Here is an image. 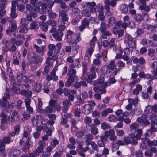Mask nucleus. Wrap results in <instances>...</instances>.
Here are the masks:
<instances>
[{
    "mask_svg": "<svg viewBox=\"0 0 157 157\" xmlns=\"http://www.w3.org/2000/svg\"><path fill=\"white\" fill-rule=\"evenodd\" d=\"M44 150V148L42 147L38 146L36 150L34 151V152L36 156H39L41 153H42Z\"/></svg>",
    "mask_w": 157,
    "mask_h": 157,
    "instance_id": "42",
    "label": "nucleus"
},
{
    "mask_svg": "<svg viewBox=\"0 0 157 157\" xmlns=\"http://www.w3.org/2000/svg\"><path fill=\"white\" fill-rule=\"evenodd\" d=\"M42 2L41 1H39L36 3V4L34 6V10L36 12H38L40 11V6L41 5L42 6Z\"/></svg>",
    "mask_w": 157,
    "mask_h": 157,
    "instance_id": "38",
    "label": "nucleus"
},
{
    "mask_svg": "<svg viewBox=\"0 0 157 157\" xmlns=\"http://www.w3.org/2000/svg\"><path fill=\"white\" fill-rule=\"evenodd\" d=\"M97 58L94 59L93 61V65H95V66H98L101 64V61L100 59V56L99 54H98Z\"/></svg>",
    "mask_w": 157,
    "mask_h": 157,
    "instance_id": "37",
    "label": "nucleus"
},
{
    "mask_svg": "<svg viewBox=\"0 0 157 157\" xmlns=\"http://www.w3.org/2000/svg\"><path fill=\"white\" fill-rule=\"evenodd\" d=\"M30 29H38L39 28V26L36 21H34L30 24Z\"/></svg>",
    "mask_w": 157,
    "mask_h": 157,
    "instance_id": "47",
    "label": "nucleus"
},
{
    "mask_svg": "<svg viewBox=\"0 0 157 157\" xmlns=\"http://www.w3.org/2000/svg\"><path fill=\"white\" fill-rule=\"evenodd\" d=\"M144 29L151 32H153L157 28V23L155 22L152 25L146 24L144 25Z\"/></svg>",
    "mask_w": 157,
    "mask_h": 157,
    "instance_id": "14",
    "label": "nucleus"
},
{
    "mask_svg": "<svg viewBox=\"0 0 157 157\" xmlns=\"http://www.w3.org/2000/svg\"><path fill=\"white\" fill-rule=\"evenodd\" d=\"M74 64H71L69 66V67L77 68H78L81 67L79 59H75L74 61Z\"/></svg>",
    "mask_w": 157,
    "mask_h": 157,
    "instance_id": "27",
    "label": "nucleus"
},
{
    "mask_svg": "<svg viewBox=\"0 0 157 157\" xmlns=\"http://www.w3.org/2000/svg\"><path fill=\"white\" fill-rule=\"evenodd\" d=\"M63 35V33L60 30H57L56 32L52 34L53 37L59 41L62 40V38Z\"/></svg>",
    "mask_w": 157,
    "mask_h": 157,
    "instance_id": "15",
    "label": "nucleus"
},
{
    "mask_svg": "<svg viewBox=\"0 0 157 157\" xmlns=\"http://www.w3.org/2000/svg\"><path fill=\"white\" fill-rule=\"evenodd\" d=\"M139 125L136 123H133L130 126V128L132 131L136 132V129L138 127Z\"/></svg>",
    "mask_w": 157,
    "mask_h": 157,
    "instance_id": "54",
    "label": "nucleus"
},
{
    "mask_svg": "<svg viewBox=\"0 0 157 157\" xmlns=\"http://www.w3.org/2000/svg\"><path fill=\"white\" fill-rule=\"evenodd\" d=\"M24 86L25 87V90L21 91V94L27 97H30L31 96L32 93L29 90L30 89V86L28 83H25Z\"/></svg>",
    "mask_w": 157,
    "mask_h": 157,
    "instance_id": "11",
    "label": "nucleus"
},
{
    "mask_svg": "<svg viewBox=\"0 0 157 157\" xmlns=\"http://www.w3.org/2000/svg\"><path fill=\"white\" fill-rule=\"evenodd\" d=\"M81 112L80 111H75L74 113V115L75 117H77L78 121H81L82 119V117L81 116Z\"/></svg>",
    "mask_w": 157,
    "mask_h": 157,
    "instance_id": "58",
    "label": "nucleus"
},
{
    "mask_svg": "<svg viewBox=\"0 0 157 157\" xmlns=\"http://www.w3.org/2000/svg\"><path fill=\"white\" fill-rule=\"evenodd\" d=\"M2 43L5 45V46L3 48V51L5 52L10 51L9 46L10 45V42L9 40L7 39H4L2 42Z\"/></svg>",
    "mask_w": 157,
    "mask_h": 157,
    "instance_id": "19",
    "label": "nucleus"
},
{
    "mask_svg": "<svg viewBox=\"0 0 157 157\" xmlns=\"http://www.w3.org/2000/svg\"><path fill=\"white\" fill-rule=\"evenodd\" d=\"M8 74H9V77L11 80H12V82H13L12 81H14L15 78L13 77V72L10 67H7L6 69Z\"/></svg>",
    "mask_w": 157,
    "mask_h": 157,
    "instance_id": "43",
    "label": "nucleus"
},
{
    "mask_svg": "<svg viewBox=\"0 0 157 157\" xmlns=\"http://www.w3.org/2000/svg\"><path fill=\"white\" fill-rule=\"evenodd\" d=\"M88 126L90 127L91 134L95 135L98 133V130L95 124H93L90 125H88Z\"/></svg>",
    "mask_w": 157,
    "mask_h": 157,
    "instance_id": "28",
    "label": "nucleus"
},
{
    "mask_svg": "<svg viewBox=\"0 0 157 157\" xmlns=\"http://www.w3.org/2000/svg\"><path fill=\"white\" fill-rule=\"evenodd\" d=\"M41 85L39 83H38L34 86L33 87V90L35 92H39L41 90Z\"/></svg>",
    "mask_w": 157,
    "mask_h": 157,
    "instance_id": "44",
    "label": "nucleus"
},
{
    "mask_svg": "<svg viewBox=\"0 0 157 157\" xmlns=\"http://www.w3.org/2000/svg\"><path fill=\"white\" fill-rule=\"evenodd\" d=\"M19 120V116L18 113L16 111H13L12 114L10 115L8 117L9 124L12 122L17 121Z\"/></svg>",
    "mask_w": 157,
    "mask_h": 157,
    "instance_id": "7",
    "label": "nucleus"
},
{
    "mask_svg": "<svg viewBox=\"0 0 157 157\" xmlns=\"http://www.w3.org/2000/svg\"><path fill=\"white\" fill-rule=\"evenodd\" d=\"M142 87L141 85L140 84L137 85L136 86V88L133 91V94L137 95L142 90Z\"/></svg>",
    "mask_w": 157,
    "mask_h": 157,
    "instance_id": "26",
    "label": "nucleus"
},
{
    "mask_svg": "<svg viewBox=\"0 0 157 157\" xmlns=\"http://www.w3.org/2000/svg\"><path fill=\"white\" fill-rule=\"evenodd\" d=\"M76 98L77 100V101H76V104L78 103L80 105V104H82L84 103V100L82 99L79 95H77L76 97Z\"/></svg>",
    "mask_w": 157,
    "mask_h": 157,
    "instance_id": "55",
    "label": "nucleus"
},
{
    "mask_svg": "<svg viewBox=\"0 0 157 157\" xmlns=\"http://www.w3.org/2000/svg\"><path fill=\"white\" fill-rule=\"evenodd\" d=\"M74 34L73 32L71 30H69L67 31L66 38L68 39L69 40L71 39L72 38V35Z\"/></svg>",
    "mask_w": 157,
    "mask_h": 157,
    "instance_id": "63",
    "label": "nucleus"
},
{
    "mask_svg": "<svg viewBox=\"0 0 157 157\" xmlns=\"http://www.w3.org/2000/svg\"><path fill=\"white\" fill-rule=\"evenodd\" d=\"M118 0H106V3L108 4H111V6L112 7H115L116 5L117 2Z\"/></svg>",
    "mask_w": 157,
    "mask_h": 157,
    "instance_id": "57",
    "label": "nucleus"
},
{
    "mask_svg": "<svg viewBox=\"0 0 157 157\" xmlns=\"http://www.w3.org/2000/svg\"><path fill=\"white\" fill-rule=\"evenodd\" d=\"M108 121L110 122H116L118 120V118L115 115L113 114H111L109 115L107 117Z\"/></svg>",
    "mask_w": 157,
    "mask_h": 157,
    "instance_id": "34",
    "label": "nucleus"
},
{
    "mask_svg": "<svg viewBox=\"0 0 157 157\" xmlns=\"http://www.w3.org/2000/svg\"><path fill=\"white\" fill-rule=\"evenodd\" d=\"M82 111L83 113L88 115L91 113L92 108L88 105L86 104L82 107Z\"/></svg>",
    "mask_w": 157,
    "mask_h": 157,
    "instance_id": "17",
    "label": "nucleus"
},
{
    "mask_svg": "<svg viewBox=\"0 0 157 157\" xmlns=\"http://www.w3.org/2000/svg\"><path fill=\"white\" fill-rule=\"evenodd\" d=\"M26 8V10L25 12L26 14H31L33 18H34L37 17V15L36 13L35 12L34 9H33V7L30 4H27Z\"/></svg>",
    "mask_w": 157,
    "mask_h": 157,
    "instance_id": "9",
    "label": "nucleus"
},
{
    "mask_svg": "<svg viewBox=\"0 0 157 157\" xmlns=\"http://www.w3.org/2000/svg\"><path fill=\"white\" fill-rule=\"evenodd\" d=\"M48 48L49 51L48 52L47 55L49 56H52L53 55V54H54L53 51L54 50H55V52L56 51L57 52V51L56 48V46L53 44H50L48 47Z\"/></svg>",
    "mask_w": 157,
    "mask_h": 157,
    "instance_id": "23",
    "label": "nucleus"
},
{
    "mask_svg": "<svg viewBox=\"0 0 157 157\" xmlns=\"http://www.w3.org/2000/svg\"><path fill=\"white\" fill-rule=\"evenodd\" d=\"M34 48L36 49V52L38 54L37 56H41L43 55L44 52L46 51V46H42L40 47L36 44H34Z\"/></svg>",
    "mask_w": 157,
    "mask_h": 157,
    "instance_id": "12",
    "label": "nucleus"
},
{
    "mask_svg": "<svg viewBox=\"0 0 157 157\" xmlns=\"http://www.w3.org/2000/svg\"><path fill=\"white\" fill-rule=\"evenodd\" d=\"M54 4L53 1L52 0L47 3H43L41 7L42 11L40 12V13L41 14L44 13L46 12V10L47 8L49 10V9L51 10Z\"/></svg>",
    "mask_w": 157,
    "mask_h": 157,
    "instance_id": "8",
    "label": "nucleus"
},
{
    "mask_svg": "<svg viewBox=\"0 0 157 157\" xmlns=\"http://www.w3.org/2000/svg\"><path fill=\"white\" fill-rule=\"evenodd\" d=\"M53 129V128L51 127V128L49 129L48 127L46 126H43L42 128V130L46 132V134L48 136H50L52 132V130Z\"/></svg>",
    "mask_w": 157,
    "mask_h": 157,
    "instance_id": "40",
    "label": "nucleus"
},
{
    "mask_svg": "<svg viewBox=\"0 0 157 157\" xmlns=\"http://www.w3.org/2000/svg\"><path fill=\"white\" fill-rule=\"evenodd\" d=\"M70 68L67 75L69 77H72L75 79V78H77V76L75 75L76 73V71L73 69L74 68L70 67Z\"/></svg>",
    "mask_w": 157,
    "mask_h": 157,
    "instance_id": "24",
    "label": "nucleus"
},
{
    "mask_svg": "<svg viewBox=\"0 0 157 157\" xmlns=\"http://www.w3.org/2000/svg\"><path fill=\"white\" fill-rule=\"evenodd\" d=\"M137 121L140 124L147 126L149 124V122L147 118L146 115L143 114L137 119Z\"/></svg>",
    "mask_w": 157,
    "mask_h": 157,
    "instance_id": "13",
    "label": "nucleus"
},
{
    "mask_svg": "<svg viewBox=\"0 0 157 157\" xmlns=\"http://www.w3.org/2000/svg\"><path fill=\"white\" fill-rule=\"evenodd\" d=\"M16 9L13 8H11V13L10 16L13 18H16L17 16V14L16 13Z\"/></svg>",
    "mask_w": 157,
    "mask_h": 157,
    "instance_id": "62",
    "label": "nucleus"
},
{
    "mask_svg": "<svg viewBox=\"0 0 157 157\" xmlns=\"http://www.w3.org/2000/svg\"><path fill=\"white\" fill-rule=\"evenodd\" d=\"M47 23L48 25L52 27H55L57 25L56 21L53 20H51L47 21Z\"/></svg>",
    "mask_w": 157,
    "mask_h": 157,
    "instance_id": "60",
    "label": "nucleus"
},
{
    "mask_svg": "<svg viewBox=\"0 0 157 157\" xmlns=\"http://www.w3.org/2000/svg\"><path fill=\"white\" fill-rule=\"evenodd\" d=\"M116 67L115 64V62L113 60H112L109 64L107 66V67L110 70H113Z\"/></svg>",
    "mask_w": 157,
    "mask_h": 157,
    "instance_id": "56",
    "label": "nucleus"
},
{
    "mask_svg": "<svg viewBox=\"0 0 157 157\" xmlns=\"http://www.w3.org/2000/svg\"><path fill=\"white\" fill-rule=\"evenodd\" d=\"M124 43L128 45V46L133 49L136 48V43L134 40V38L129 34L126 33L124 35Z\"/></svg>",
    "mask_w": 157,
    "mask_h": 157,
    "instance_id": "2",
    "label": "nucleus"
},
{
    "mask_svg": "<svg viewBox=\"0 0 157 157\" xmlns=\"http://www.w3.org/2000/svg\"><path fill=\"white\" fill-rule=\"evenodd\" d=\"M58 77L56 75L55 72L51 71L50 75H48L46 77V80L48 81L51 80L56 81L58 79Z\"/></svg>",
    "mask_w": 157,
    "mask_h": 157,
    "instance_id": "20",
    "label": "nucleus"
},
{
    "mask_svg": "<svg viewBox=\"0 0 157 157\" xmlns=\"http://www.w3.org/2000/svg\"><path fill=\"white\" fill-rule=\"evenodd\" d=\"M20 153L19 150L15 149L12 150L10 151L9 155L10 157H14L17 156Z\"/></svg>",
    "mask_w": 157,
    "mask_h": 157,
    "instance_id": "39",
    "label": "nucleus"
},
{
    "mask_svg": "<svg viewBox=\"0 0 157 157\" xmlns=\"http://www.w3.org/2000/svg\"><path fill=\"white\" fill-rule=\"evenodd\" d=\"M105 88L106 87H105V86H102L101 85V89L100 87L97 86L94 87L93 90L95 92H99L101 94H102L105 92Z\"/></svg>",
    "mask_w": 157,
    "mask_h": 157,
    "instance_id": "25",
    "label": "nucleus"
},
{
    "mask_svg": "<svg viewBox=\"0 0 157 157\" xmlns=\"http://www.w3.org/2000/svg\"><path fill=\"white\" fill-rule=\"evenodd\" d=\"M27 25H21L20 26V31L24 33H26L28 31Z\"/></svg>",
    "mask_w": 157,
    "mask_h": 157,
    "instance_id": "61",
    "label": "nucleus"
},
{
    "mask_svg": "<svg viewBox=\"0 0 157 157\" xmlns=\"http://www.w3.org/2000/svg\"><path fill=\"white\" fill-rule=\"evenodd\" d=\"M85 4L89 9L86 8L82 10L81 14L83 17H89L91 14H94L97 12L95 7L96 4L94 2H86Z\"/></svg>",
    "mask_w": 157,
    "mask_h": 157,
    "instance_id": "1",
    "label": "nucleus"
},
{
    "mask_svg": "<svg viewBox=\"0 0 157 157\" xmlns=\"http://www.w3.org/2000/svg\"><path fill=\"white\" fill-rule=\"evenodd\" d=\"M6 155V152L5 150L4 144H1L0 143V156L2 157H4Z\"/></svg>",
    "mask_w": 157,
    "mask_h": 157,
    "instance_id": "32",
    "label": "nucleus"
},
{
    "mask_svg": "<svg viewBox=\"0 0 157 157\" xmlns=\"http://www.w3.org/2000/svg\"><path fill=\"white\" fill-rule=\"evenodd\" d=\"M59 15L60 19H58V23H63V24L68 26L70 24V22H68L69 17L67 13L63 11H60L59 13Z\"/></svg>",
    "mask_w": 157,
    "mask_h": 157,
    "instance_id": "3",
    "label": "nucleus"
},
{
    "mask_svg": "<svg viewBox=\"0 0 157 157\" xmlns=\"http://www.w3.org/2000/svg\"><path fill=\"white\" fill-rule=\"evenodd\" d=\"M53 111L54 110L52 106L49 104V105L46 108L45 111L43 110V112L40 111V112L41 113H44L45 112L47 113H52Z\"/></svg>",
    "mask_w": 157,
    "mask_h": 157,
    "instance_id": "51",
    "label": "nucleus"
},
{
    "mask_svg": "<svg viewBox=\"0 0 157 157\" xmlns=\"http://www.w3.org/2000/svg\"><path fill=\"white\" fill-rule=\"evenodd\" d=\"M87 133V131L85 128L80 130L78 131L76 133L75 135L78 139H81L85 136Z\"/></svg>",
    "mask_w": 157,
    "mask_h": 157,
    "instance_id": "18",
    "label": "nucleus"
},
{
    "mask_svg": "<svg viewBox=\"0 0 157 157\" xmlns=\"http://www.w3.org/2000/svg\"><path fill=\"white\" fill-rule=\"evenodd\" d=\"M109 82H105L102 85V86H105V87H106L107 86H109L111 84L115 83L116 82V80L114 78L111 77L109 78Z\"/></svg>",
    "mask_w": 157,
    "mask_h": 157,
    "instance_id": "30",
    "label": "nucleus"
},
{
    "mask_svg": "<svg viewBox=\"0 0 157 157\" xmlns=\"http://www.w3.org/2000/svg\"><path fill=\"white\" fill-rule=\"evenodd\" d=\"M10 91L9 89L7 88L6 90V93L3 98V100L4 101H6L7 99L10 98V95L9 94Z\"/></svg>",
    "mask_w": 157,
    "mask_h": 157,
    "instance_id": "53",
    "label": "nucleus"
},
{
    "mask_svg": "<svg viewBox=\"0 0 157 157\" xmlns=\"http://www.w3.org/2000/svg\"><path fill=\"white\" fill-rule=\"evenodd\" d=\"M111 150L112 152H113L119 148V145L117 142L113 141L111 143Z\"/></svg>",
    "mask_w": 157,
    "mask_h": 157,
    "instance_id": "36",
    "label": "nucleus"
},
{
    "mask_svg": "<svg viewBox=\"0 0 157 157\" xmlns=\"http://www.w3.org/2000/svg\"><path fill=\"white\" fill-rule=\"evenodd\" d=\"M148 55L151 57L150 60H154L155 59L154 56L155 54V50L153 49H150L148 50Z\"/></svg>",
    "mask_w": 157,
    "mask_h": 157,
    "instance_id": "41",
    "label": "nucleus"
},
{
    "mask_svg": "<svg viewBox=\"0 0 157 157\" xmlns=\"http://www.w3.org/2000/svg\"><path fill=\"white\" fill-rule=\"evenodd\" d=\"M97 39L96 36H93L91 40L90 44V47H92L93 48L95 45V42L96 41Z\"/></svg>",
    "mask_w": 157,
    "mask_h": 157,
    "instance_id": "64",
    "label": "nucleus"
},
{
    "mask_svg": "<svg viewBox=\"0 0 157 157\" xmlns=\"http://www.w3.org/2000/svg\"><path fill=\"white\" fill-rule=\"evenodd\" d=\"M142 151L139 150L138 151H136L134 154H132L130 157H142Z\"/></svg>",
    "mask_w": 157,
    "mask_h": 157,
    "instance_id": "49",
    "label": "nucleus"
},
{
    "mask_svg": "<svg viewBox=\"0 0 157 157\" xmlns=\"http://www.w3.org/2000/svg\"><path fill=\"white\" fill-rule=\"evenodd\" d=\"M42 118V115H35L31 119L33 125L36 127L38 125V121Z\"/></svg>",
    "mask_w": 157,
    "mask_h": 157,
    "instance_id": "16",
    "label": "nucleus"
},
{
    "mask_svg": "<svg viewBox=\"0 0 157 157\" xmlns=\"http://www.w3.org/2000/svg\"><path fill=\"white\" fill-rule=\"evenodd\" d=\"M12 141V140L9 137H5L3 140H0V143L1 144H2L3 143L4 144L5 147L6 143H10Z\"/></svg>",
    "mask_w": 157,
    "mask_h": 157,
    "instance_id": "35",
    "label": "nucleus"
},
{
    "mask_svg": "<svg viewBox=\"0 0 157 157\" xmlns=\"http://www.w3.org/2000/svg\"><path fill=\"white\" fill-rule=\"evenodd\" d=\"M98 71V69L97 68L94 66L92 65L90 71L87 74V75L88 78L90 80L95 78L96 76V72H97Z\"/></svg>",
    "mask_w": 157,
    "mask_h": 157,
    "instance_id": "4",
    "label": "nucleus"
},
{
    "mask_svg": "<svg viewBox=\"0 0 157 157\" xmlns=\"http://www.w3.org/2000/svg\"><path fill=\"white\" fill-rule=\"evenodd\" d=\"M89 24L88 18L85 17L83 18L81 21V25L78 28L79 31L82 32L85 28H88Z\"/></svg>",
    "mask_w": 157,
    "mask_h": 157,
    "instance_id": "6",
    "label": "nucleus"
},
{
    "mask_svg": "<svg viewBox=\"0 0 157 157\" xmlns=\"http://www.w3.org/2000/svg\"><path fill=\"white\" fill-rule=\"evenodd\" d=\"M23 75L20 73L17 74V80L18 85H20L23 79Z\"/></svg>",
    "mask_w": 157,
    "mask_h": 157,
    "instance_id": "52",
    "label": "nucleus"
},
{
    "mask_svg": "<svg viewBox=\"0 0 157 157\" xmlns=\"http://www.w3.org/2000/svg\"><path fill=\"white\" fill-rule=\"evenodd\" d=\"M133 71L134 72L131 74V77L132 79H135L138 76V74L136 72L138 71V69L136 67H135L133 69Z\"/></svg>",
    "mask_w": 157,
    "mask_h": 157,
    "instance_id": "59",
    "label": "nucleus"
},
{
    "mask_svg": "<svg viewBox=\"0 0 157 157\" xmlns=\"http://www.w3.org/2000/svg\"><path fill=\"white\" fill-rule=\"evenodd\" d=\"M75 79L72 77H68L65 83V86L67 87H69L71 84L75 82Z\"/></svg>",
    "mask_w": 157,
    "mask_h": 157,
    "instance_id": "33",
    "label": "nucleus"
},
{
    "mask_svg": "<svg viewBox=\"0 0 157 157\" xmlns=\"http://www.w3.org/2000/svg\"><path fill=\"white\" fill-rule=\"evenodd\" d=\"M128 101L130 104L136 105L138 101V97H136L135 99L132 98H129L128 99Z\"/></svg>",
    "mask_w": 157,
    "mask_h": 157,
    "instance_id": "48",
    "label": "nucleus"
},
{
    "mask_svg": "<svg viewBox=\"0 0 157 157\" xmlns=\"http://www.w3.org/2000/svg\"><path fill=\"white\" fill-rule=\"evenodd\" d=\"M129 137L131 139V144L132 145H136L138 143L137 140H140V139L137 138L136 136L134 133L129 134Z\"/></svg>",
    "mask_w": 157,
    "mask_h": 157,
    "instance_id": "22",
    "label": "nucleus"
},
{
    "mask_svg": "<svg viewBox=\"0 0 157 157\" xmlns=\"http://www.w3.org/2000/svg\"><path fill=\"white\" fill-rule=\"evenodd\" d=\"M67 119L62 117L60 119V124L63 125H65V127L66 128H68L69 127V125L68 124H67Z\"/></svg>",
    "mask_w": 157,
    "mask_h": 157,
    "instance_id": "46",
    "label": "nucleus"
},
{
    "mask_svg": "<svg viewBox=\"0 0 157 157\" xmlns=\"http://www.w3.org/2000/svg\"><path fill=\"white\" fill-rule=\"evenodd\" d=\"M49 103L50 105L52 106L54 112L56 111L58 113L60 111L61 109V106L59 104L57 103L55 100L50 99Z\"/></svg>",
    "mask_w": 157,
    "mask_h": 157,
    "instance_id": "10",
    "label": "nucleus"
},
{
    "mask_svg": "<svg viewBox=\"0 0 157 157\" xmlns=\"http://www.w3.org/2000/svg\"><path fill=\"white\" fill-rule=\"evenodd\" d=\"M51 56L52 57H48L46 59L45 63L48 66H50V60H55L58 57L57 55L55 54L54 55L53 54V55L52 56Z\"/></svg>",
    "mask_w": 157,
    "mask_h": 157,
    "instance_id": "29",
    "label": "nucleus"
},
{
    "mask_svg": "<svg viewBox=\"0 0 157 157\" xmlns=\"http://www.w3.org/2000/svg\"><path fill=\"white\" fill-rule=\"evenodd\" d=\"M104 78L103 77H100L97 80L94 81H91L89 82L92 85H96L97 84H101V85L104 83Z\"/></svg>",
    "mask_w": 157,
    "mask_h": 157,
    "instance_id": "21",
    "label": "nucleus"
},
{
    "mask_svg": "<svg viewBox=\"0 0 157 157\" xmlns=\"http://www.w3.org/2000/svg\"><path fill=\"white\" fill-rule=\"evenodd\" d=\"M139 9L140 10H144L147 12H149L151 10L150 6L146 5L144 6L140 5L139 7Z\"/></svg>",
    "mask_w": 157,
    "mask_h": 157,
    "instance_id": "45",
    "label": "nucleus"
},
{
    "mask_svg": "<svg viewBox=\"0 0 157 157\" xmlns=\"http://www.w3.org/2000/svg\"><path fill=\"white\" fill-rule=\"evenodd\" d=\"M120 9L122 13L126 14L128 11V7L127 5L125 4H122Z\"/></svg>",
    "mask_w": 157,
    "mask_h": 157,
    "instance_id": "31",
    "label": "nucleus"
},
{
    "mask_svg": "<svg viewBox=\"0 0 157 157\" xmlns=\"http://www.w3.org/2000/svg\"><path fill=\"white\" fill-rule=\"evenodd\" d=\"M101 128L105 130L111 128V126L110 124L105 122H103L101 123Z\"/></svg>",
    "mask_w": 157,
    "mask_h": 157,
    "instance_id": "50",
    "label": "nucleus"
},
{
    "mask_svg": "<svg viewBox=\"0 0 157 157\" xmlns=\"http://www.w3.org/2000/svg\"><path fill=\"white\" fill-rule=\"evenodd\" d=\"M99 10L98 11V19L100 21H103L105 19V16L103 12L104 7L101 3H99L96 6V8Z\"/></svg>",
    "mask_w": 157,
    "mask_h": 157,
    "instance_id": "5",
    "label": "nucleus"
}]
</instances>
